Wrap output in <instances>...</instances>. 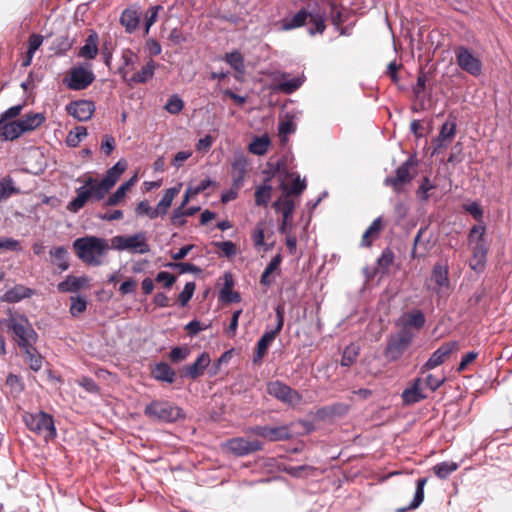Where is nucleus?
I'll use <instances>...</instances> for the list:
<instances>
[{"label": "nucleus", "mask_w": 512, "mask_h": 512, "mask_svg": "<svg viewBox=\"0 0 512 512\" xmlns=\"http://www.w3.org/2000/svg\"><path fill=\"white\" fill-rule=\"evenodd\" d=\"M78 258L85 264L99 266L103 263V257L111 248L106 239L94 236L78 238L73 243Z\"/></svg>", "instance_id": "1"}, {"label": "nucleus", "mask_w": 512, "mask_h": 512, "mask_svg": "<svg viewBox=\"0 0 512 512\" xmlns=\"http://www.w3.org/2000/svg\"><path fill=\"white\" fill-rule=\"evenodd\" d=\"M486 226H472L469 233V245L472 255L469 260V267L476 273L484 271L487 262L488 241L485 238Z\"/></svg>", "instance_id": "2"}, {"label": "nucleus", "mask_w": 512, "mask_h": 512, "mask_svg": "<svg viewBox=\"0 0 512 512\" xmlns=\"http://www.w3.org/2000/svg\"><path fill=\"white\" fill-rule=\"evenodd\" d=\"M6 326L8 331L13 333V339L19 349L27 346L31 347V345H36L38 341V334L26 316H11L6 320Z\"/></svg>", "instance_id": "3"}, {"label": "nucleus", "mask_w": 512, "mask_h": 512, "mask_svg": "<svg viewBox=\"0 0 512 512\" xmlns=\"http://www.w3.org/2000/svg\"><path fill=\"white\" fill-rule=\"evenodd\" d=\"M111 248L131 254H147L151 251L145 232L117 235L111 238Z\"/></svg>", "instance_id": "4"}, {"label": "nucleus", "mask_w": 512, "mask_h": 512, "mask_svg": "<svg viewBox=\"0 0 512 512\" xmlns=\"http://www.w3.org/2000/svg\"><path fill=\"white\" fill-rule=\"evenodd\" d=\"M414 339V334L410 329L403 327L394 334H391L387 340L384 349V356L388 362L398 361L409 349Z\"/></svg>", "instance_id": "5"}, {"label": "nucleus", "mask_w": 512, "mask_h": 512, "mask_svg": "<svg viewBox=\"0 0 512 512\" xmlns=\"http://www.w3.org/2000/svg\"><path fill=\"white\" fill-rule=\"evenodd\" d=\"M26 427L37 435L44 434L45 440H52L57 436L53 416L40 411L38 413L26 412L23 415Z\"/></svg>", "instance_id": "6"}, {"label": "nucleus", "mask_w": 512, "mask_h": 512, "mask_svg": "<svg viewBox=\"0 0 512 512\" xmlns=\"http://www.w3.org/2000/svg\"><path fill=\"white\" fill-rule=\"evenodd\" d=\"M418 166L416 156L411 155L403 162L396 170L394 175L388 176L384 180V185L393 189L396 193H401L405 190V186L410 184L413 180L414 174L411 169Z\"/></svg>", "instance_id": "7"}, {"label": "nucleus", "mask_w": 512, "mask_h": 512, "mask_svg": "<svg viewBox=\"0 0 512 512\" xmlns=\"http://www.w3.org/2000/svg\"><path fill=\"white\" fill-rule=\"evenodd\" d=\"M284 305L279 304L275 308L276 314V326L272 330H267L258 340L255 353L253 356V362H261L264 356L267 354V351L270 345L273 343L277 335L282 331L284 326Z\"/></svg>", "instance_id": "8"}, {"label": "nucleus", "mask_w": 512, "mask_h": 512, "mask_svg": "<svg viewBox=\"0 0 512 512\" xmlns=\"http://www.w3.org/2000/svg\"><path fill=\"white\" fill-rule=\"evenodd\" d=\"M144 414L161 422H174L182 417V409L168 401L155 400L145 407Z\"/></svg>", "instance_id": "9"}, {"label": "nucleus", "mask_w": 512, "mask_h": 512, "mask_svg": "<svg viewBox=\"0 0 512 512\" xmlns=\"http://www.w3.org/2000/svg\"><path fill=\"white\" fill-rule=\"evenodd\" d=\"M95 80L91 65H79L71 68L63 82L71 90L79 91L89 87Z\"/></svg>", "instance_id": "10"}, {"label": "nucleus", "mask_w": 512, "mask_h": 512, "mask_svg": "<svg viewBox=\"0 0 512 512\" xmlns=\"http://www.w3.org/2000/svg\"><path fill=\"white\" fill-rule=\"evenodd\" d=\"M292 427V423L280 426L257 425L249 428V432L270 442L286 441L293 437Z\"/></svg>", "instance_id": "11"}, {"label": "nucleus", "mask_w": 512, "mask_h": 512, "mask_svg": "<svg viewBox=\"0 0 512 512\" xmlns=\"http://www.w3.org/2000/svg\"><path fill=\"white\" fill-rule=\"evenodd\" d=\"M457 65L472 76H479L482 72V62L469 48L458 46L454 50Z\"/></svg>", "instance_id": "12"}, {"label": "nucleus", "mask_w": 512, "mask_h": 512, "mask_svg": "<svg viewBox=\"0 0 512 512\" xmlns=\"http://www.w3.org/2000/svg\"><path fill=\"white\" fill-rule=\"evenodd\" d=\"M460 349L458 341L444 342L437 350H435L430 358L421 366L420 372L423 374L443 364L452 353Z\"/></svg>", "instance_id": "13"}, {"label": "nucleus", "mask_w": 512, "mask_h": 512, "mask_svg": "<svg viewBox=\"0 0 512 512\" xmlns=\"http://www.w3.org/2000/svg\"><path fill=\"white\" fill-rule=\"evenodd\" d=\"M225 448L235 456L242 457L263 449V443L257 439L248 440L235 437L225 442Z\"/></svg>", "instance_id": "14"}, {"label": "nucleus", "mask_w": 512, "mask_h": 512, "mask_svg": "<svg viewBox=\"0 0 512 512\" xmlns=\"http://www.w3.org/2000/svg\"><path fill=\"white\" fill-rule=\"evenodd\" d=\"M127 168V162L120 159L116 164L109 168L97 187V193L100 196H105L111 188L116 184L121 175Z\"/></svg>", "instance_id": "15"}, {"label": "nucleus", "mask_w": 512, "mask_h": 512, "mask_svg": "<svg viewBox=\"0 0 512 512\" xmlns=\"http://www.w3.org/2000/svg\"><path fill=\"white\" fill-rule=\"evenodd\" d=\"M267 392L269 395L288 404H294L301 400V395L296 390L278 380L268 383Z\"/></svg>", "instance_id": "16"}, {"label": "nucleus", "mask_w": 512, "mask_h": 512, "mask_svg": "<svg viewBox=\"0 0 512 512\" xmlns=\"http://www.w3.org/2000/svg\"><path fill=\"white\" fill-rule=\"evenodd\" d=\"M456 127L455 119H448L441 126L438 136L433 140L432 155L439 154L453 141L456 134Z\"/></svg>", "instance_id": "17"}, {"label": "nucleus", "mask_w": 512, "mask_h": 512, "mask_svg": "<svg viewBox=\"0 0 512 512\" xmlns=\"http://www.w3.org/2000/svg\"><path fill=\"white\" fill-rule=\"evenodd\" d=\"M67 113L77 119L78 121L85 122L91 119L95 112L94 102L91 100H77L72 101L66 106Z\"/></svg>", "instance_id": "18"}, {"label": "nucleus", "mask_w": 512, "mask_h": 512, "mask_svg": "<svg viewBox=\"0 0 512 512\" xmlns=\"http://www.w3.org/2000/svg\"><path fill=\"white\" fill-rule=\"evenodd\" d=\"M142 10L136 5H131L123 10L119 22L129 34L134 33L140 25Z\"/></svg>", "instance_id": "19"}, {"label": "nucleus", "mask_w": 512, "mask_h": 512, "mask_svg": "<svg viewBox=\"0 0 512 512\" xmlns=\"http://www.w3.org/2000/svg\"><path fill=\"white\" fill-rule=\"evenodd\" d=\"M211 362L210 356L207 352L201 353L194 363L186 365L182 369V377L196 380L204 374L205 369Z\"/></svg>", "instance_id": "20"}, {"label": "nucleus", "mask_w": 512, "mask_h": 512, "mask_svg": "<svg viewBox=\"0 0 512 512\" xmlns=\"http://www.w3.org/2000/svg\"><path fill=\"white\" fill-rule=\"evenodd\" d=\"M426 397L423 391V379L420 377L413 379L410 385L404 389L401 394L402 401L405 405L418 403Z\"/></svg>", "instance_id": "21"}, {"label": "nucleus", "mask_w": 512, "mask_h": 512, "mask_svg": "<svg viewBox=\"0 0 512 512\" xmlns=\"http://www.w3.org/2000/svg\"><path fill=\"white\" fill-rule=\"evenodd\" d=\"M248 171V161L244 156L234 159L231 164L232 184L236 189H241Z\"/></svg>", "instance_id": "22"}, {"label": "nucleus", "mask_w": 512, "mask_h": 512, "mask_svg": "<svg viewBox=\"0 0 512 512\" xmlns=\"http://www.w3.org/2000/svg\"><path fill=\"white\" fill-rule=\"evenodd\" d=\"M139 57L131 49H124L121 55V65L119 67V74L122 79L127 83L129 74L136 68Z\"/></svg>", "instance_id": "23"}, {"label": "nucleus", "mask_w": 512, "mask_h": 512, "mask_svg": "<svg viewBox=\"0 0 512 512\" xmlns=\"http://www.w3.org/2000/svg\"><path fill=\"white\" fill-rule=\"evenodd\" d=\"M21 130L19 120L0 119V138L3 141H13L18 139L23 135Z\"/></svg>", "instance_id": "24"}, {"label": "nucleus", "mask_w": 512, "mask_h": 512, "mask_svg": "<svg viewBox=\"0 0 512 512\" xmlns=\"http://www.w3.org/2000/svg\"><path fill=\"white\" fill-rule=\"evenodd\" d=\"M35 294V291L22 284H17L14 287L8 289L1 300L7 303H17L25 298H30Z\"/></svg>", "instance_id": "25"}, {"label": "nucleus", "mask_w": 512, "mask_h": 512, "mask_svg": "<svg viewBox=\"0 0 512 512\" xmlns=\"http://www.w3.org/2000/svg\"><path fill=\"white\" fill-rule=\"evenodd\" d=\"M157 64L153 59H150L138 72L133 73L129 80L128 85L132 84H144L153 78Z\"/></svg>", "instance_id": "26"}, {"label": "nucleus", "mask_w": 512, "mask_h": 512, "mask_svg": "<svg viewBox=\"0 0 512 512\" xmlns=\"http://www.w3.org/2000/svg\"><path fill=\"white\" fill-rule=\"evenodd\" d=\"M89 279L85 276L76 277L69 275L65 280L58 283L57 289L60 293L78 292L88 285Z\"/></svg>", "instance_id": "27"}, {"label": "nucleus", "mask_w": 512, "mask_h": 512, "mask_svg": "<svg viewBox=\"0 0 512 512\" xmlns=\"http://www.w3.org/2000/svg\"><path fill=\"white\" fill-rule=\"evenodd\" d=\"M20 353L23 356L25 362L29 365L30 369L34 372L41 370L44 358L38 352L36 345L27 346L20 349Z\"/></svg>", "instance_id": "28"}, {"label": "nucleus", "mask_w": 512, "mask_h": 512, "mask_svg": "<svg viewBox=\"0 0 512 512\" xmlns=\"http://www.w3.org/2000/svg\"><path fill=\"white\" fill-rule=\"evenodd\" d=\"M288 76L289 75L287 73H282V80L275 85L274 89L289 95L298 90L304 83L305 78L303 76H297L291 79H287Z\"/></svg>", "instance_id": "29"}, {"label": "nucleus", "mask_w": 512, "mask_h": 512, "mask_svg": "<svg viewBox=\"0 0 512 512\" xmlns=\"http://www.w3.org/2000/svg\"><path fill=\"white\" fill-rule=\"evenodd\" d=\"M99 36L95 31H91L85 40V44L80 48L78 56L87 60H93L98 54Z\"/></svg>", "instance_id": "30"}, {"label": "nucleus", "mask_w": 512, "mask_h": 512, "mask_svg": "<svg viewBox=\"0 0 512 512\" xmlns=\"http://www.w3.org/2000/svg\"><path fill=\"white\" fill-rule=\"evenodd\" d=\"M18 120L22 129L21 131L25 134L40 127L45 122L46 117L43 113L30 112Z\"/></svg>", "instance_id": "31"}, {"label": "nucleus", "mask_w": 512, "mask_h": 512, "mask_svg": "<svg viewBox=\"0 0 512 512\" xmlns=\"http://www.w3.org/2000/svg\"><path fill=\"white\" fill-rule=\"evenodd\" d=\"M151 373L154 379L169 384L173 383L176 377L175 371L166 362L157 363Z\"/></svg>", "instance_id": "32"}, {"label": "nucleus", "mask_w": 512, "mask_h": 512, "mask_svg": "<svg viewBox=\"0 0 512 512\" xmlns=\"http://www.w3.org/2000/svg\"><path fill=\"white\" fill-rule=\"evenodd\" d=\"M77 196L69 202L67 208L72 212H77L85 206L89 199H95V193L89 188L79 187L76 189Z\"/></svg>", "instance_id": "33"}, {"label": "nucleus", "mask_w": 512, "mask_h": 512, "mask_svg": "<svg viewBox=\"0 0 512 512\" xmlns=\"http://www.w3.org/2000/svg\"><path fill=\"white\" fill-rule=\"evenodd\" d=\"M431 279L439 288H448L450 285L448 265L437 262L433 267Z\"/></svg>", "instance_id": "34"}, {"label": "nucleus", "mask_w": 512, "mask_h": 512, "mask_svg": "<svg viewBox=\"0 0 512 512\" xmlns=\"http://www.w3.org/2000/svg\"><path fill=\"white\" fill-rule=\"evenodd\" d=\"M182 184L179 183L174 187L167 189L159 201L157 206L155 207L156 214L158 216L166 214L168 208L171 206L173 199L180 193Z\"/></svg>", "instance_id": "35"}, {"label": "nucleus", "mask_w": 512, "mask_h": 512, "mask_svg": "<svg viewBox=\"0 0 512 512\" xmlns=\"http://www.w3.org/2000/svg\"><path fill=\"white\" fill-rule=\"evenodd\" d=\"M276 212L283 216L282 224H287L295 208V202L289 195H284L274 203Z\"/></svg>", "instance_id": "36"}, {"label": "nucleus", "mask_w": 512, "mask_h": 512, "mask_svg": "<svg viewBox=\"0 0 512 512\" xmlns=\"http://www.w3.org/2000/svg\"><path fill=\"white\" fill-rule=\"evenodd\" d=\"M233 278L231 274H225V283L220 291V299L227 303H237L241 301V296L238 292L233 291Z\"/></svg>", "instance_id": "37"}, {"label": "nucleus", "mask_w": 512, "mask_h": 512, "mask_svg": "<svg viewBox=\"0 0 512 512\" xmlns=\"http://www.w3.org/2000/svg\"><path fill=\"white\" fill-rule=\"evenodd\" d=\"M428 479L426 477L419 478L416 482V491L413 500L407 507L397 508L396 512H406L418 508L424 500V487Z\"/></svg>", "instance_id": "38"}, {"label": "nucleus", "mask_w": 512, "mask_h": 512, "mask_svg": "<svg viewBox=\"0 0 512 512\" xmlns=\"http://www.w3.org/2000/svg\"><path fill=\"white\" fill-rule=\"evenodd\" d=\"M394 261V252L389 247L385 248L376 260V266L378 267L381 276L388 275Z\"/></svg>", "instance_id": "39"}, {"label": "nucleus", "mask_w": 512, "mask_h": 512, "mask_svg": "<svg viewBox=\"0 0 512 512\" xmlns=\"http://www.w3.org/2000/svg\"><path fill=\"white\" fill-rule=\"evenodd\" d=\"M137 180V176H133L131 179L126 181L125 183L121 184L118 189L108 197L106 204L108 206H115L122 202L126 196V193L131 189V187L134 185L135 181Z\"/></svg>", "instance_id": "40"}, {"label": "nucleus", "mask_w": 512, "mask_h": 512, "mask_svg": "<svg viewBox=\"0 0 512 512\" xmlns=\"http://www.w3.org/2000/svg\"><path fill=\"white\" fill-rule=\"evenodd\" d=\"M52 263L56 265L60 271H65L69 268L68 251L65 247L60 246L50 251Z\"/></svg>", "instance_id": "41"}, {"label": "nucleus", "mask_w": 512, "mask_h": 512, "mask_svg": "<svg viewBox=\"0 0 512 512\" xmlns=\"http://www.w3.org/2000/svg\"><path fill=\"white\" fill-rule=\"evenodd\" d=\"M310 16L311 13L307 12L306 9H300L292 18L283 21V28L285 30H292L302 27Z\"/></svg>", "instance_id": "42"}, {"label": "nucleus", "mask_w": 512, "mask_h": 512, "mask_svg": "<svg viewBox=\"0 0 512 512\" xmlns=\"http://www.w3.org/2000/svg\"><path fill=\"white\" fill-rule=\"evenodd\" d=\"M225 61L237 72L239 75L245 73V64L243 55L235 50L230 53H226Z\"/></svg>", "instance_id": "43"}, {"label": "nucleus", "mask_w": 512, "mask_h": 512, "mask_svg": "<svg viewBox=\"0 0 512 512\" xmlns=\"http://www.w3.org/2000/svg\"><path fill=\"white\" fill-rule=\"evenodd\" d=\"M425 323L426 318L424 313L421 310H413L407 314L404 327L420 330L425 326Z\"/></svg>", "instance_id": "44"}, {"label": "nucleus", "mask_w": 512, "mask_h": 512, "mask_svg": "<svg viewBox=\"0 0 512 512\" xmlns=\"http://www.w3.org/2000/svg\"><path fill=\"white\" fill-rule=\"evenodd\" d=\"M214 184L215 183L210 179H204L197 186H189L183 196V205H187L191 198L202 193Z\"/></svg>", "instance_id": "45"}, {"label": "nucleus", "mask_w": 512, "mask_h": 512, "mask_svg": "<svg viewBox=\"0 0 512 512\" xmlns=\"http://www.w3.org/2000/svg\"><path fill=\"white\" fill-rule=\"evenodd\" d=\"M270 145V139L267 135L256 137L249 144V151L255 155H264Z\"/></svg>", "instance_id": "46"}, {"label": "nucleus", "mask_w": 512, "mask_h": 512, "mask_svg": "<svg viewBox=\"0 0 512 512\" xmlns=\"http://www.w3.org/2000/svg\"><path fill=\"white\" fill-rule=\"evenodd\" d=\"M200 210L199 207H189L186 208V205H181L173 211L172 214V224H185V220L183 219L185 216H192Z\"/></svg>", "instance_id": "47"}, {"label": "nucleus", "mask_w": 512, "mask_h": 512, "mask_svg": "<svg viewBox=\"0 0 512 512\" xmlns=\"http://www.w3.org/2000/svg\"><path fill=\"white\" fill-rule=\"evenodd\" d=\"M458 467V464L455 462H441L433 467V471L438 478L446 479L455 472Z\"/></svg>", "instance_id": "48"}, {"label": "nucleus", "mask_w": 512, "mask_h": 512, "mask_svg": "<svg viewBox=\"0 0 512 512\" xmlns=\"http://www.w3.org/2000/svg\"><path fill=\"white\" fill-rule=\"evenodd\" d=\"M359 351H360V349H359L358 345H356V344L348 345L343 351L342 358H341V365L345 366V367H349V366L353 365L359 356Z\"/></svg>", "instance_id": "49"}, {"label": "nucleus", "mask_w": 512, "mask_h": 512, "mask_svg": "<svg viewBox=\"0 0 512 512\" xmlns=\"http://www.w3.org/2000/svg\"><path fill=\"white\" fill-rule=\"evenodd\" d=\"M86 136H87L86 127L77 126L68 133L67 138H66V144L69 147H77Z\"/></svg>", "instance_id": "50"}, {"label": "nucleus", "mask_w": 512, "mask_h": 512, "mask_svg": "<svg viewBox=\"0 0 512 512\" xmlns=\"http://www.w3.org/2000/svg\"><path fill=\"white\" fill-rule=\"evenodd\" d=\"M19 189L14 186L11 177L7 176L0 180V202L8 199L11 195L17 194Z\"/></svg>", "instance_id": "51"}, {"label": "nucleus", "mask_w": 512, "mask_h": 512, "mask_svg": "<svg viewBox=\"0 0 512 512\" xmlns=\"http://www.w3.org/2000/svg\"><path fill=\"white\" fill-rule=\"evenodd\" d=\"M162 9H163V7L161 5H155V6L149 7V9L146 11L145 18H144V34L145 35L149 34L151 26L154 23H156L157 18H158V13Z\"/></svg>", "instance_id": "52"}, {"label": "nucleus", "mask_w": 512, "mask_h": 512, "mask_svg": "<svg viewBox=\"0 0 512 512\" xmlns=\"http://www.w3.org/2000/svg\"><path fill=\"white\" fill-rule=\"evenodd\" d=\"M382 228L383 226H369L362 236L361 245L370 247L380 237Z\"/></svg>", "instance_id": "53"}, {"label": "nucleus", "mask_w": 512, "mask_h": 512, "mask_svg": "<svg viewBox=\"0 0 512 512\" xmlns=\"http://www.w3.org/2000/svg\"><path fill=\"white\" fill-rule=\"evenodd\" d=\"M172 270L178 271L179 274L195 273L199 274L202 272L201 268L191 263L184 262H170L166 265Z\"/></svg>", "instance_id": "54"}, {"label": "nucleus", "mask_w": 512, "mask_h": 512, "mask_svg": "<svg viewBox=\"0 0 512 512\" xmlns=\"http://www.w3.org/2000/svg\"><path fill=\"white\" fill-rule=\"evenodd\" d=\"M272 187L269 185L259 186L255 191V203L258 206L267 205L271 199Z\"/></svg>", "instance_id": "55"}, {"label": "nucleus", "mask_w": 512, "mask_h": 512, "mask_svg": "<svg viewBox=\"0 0 512 512\" xmlns=\"http://www.w3.org/2000/svg\"><path fill=\"white\" fill-rule=\"evenodd\" d=\"M69 312L73 317H78L87 309V300L82 296L71 297Z\"/></svg>", "instance_id": "56"}, {"label": "nucleus", "mask_w": 512, "mask_h": 512, "mask_svg": "<svg viewBox=\"0 0 512 512\" xmlns=\"http://www.w3.org/2000/svg\"><path fill=\"white\" fill-rule=\"evenodd\" d=\"M7 251H13V252L22 251V246H21L20 241L15 240L13 238H9V237H0V254L7 252Z\"/></svg>", "instance_id": "57"}, {"label": "nucleus", "mask_w": 512, "mask_h": 512, "mask_svg": "<svg viewBox=\"0 0 512 512\" xmlns=\"http://www.w3.org/2000/svg\"><path fill=\"white\" fill-rule=\"evenodd\" d=\"M196 285L194 282H187L184 286L182 292L178 295V303L180 306L184 307L188 304V302L193 297L195 292Z\"/></svg>", "instance_id": "58"}, {"label": "nucleus", "mask_w": 512, "mask_h": 512, "mask_svg": "<svg viewBox=\"0 0 512 512\" xmlns=\"http://www.w3.org/2000/svg\"><path fill=\"white\" fill-rule=\"evenodd\" d=\"M315 468L309 465H299V466H288L285 468V472L292 477H303L304 475H308L307 472H314Z\"/></svg>", "instance_id": "59"}, {"label": "nucleus", "mask_w": 512, "mask_h": 512, "mask_svg": "<svg viewBox=\"0 0 512 512\" xmlns=\"http://www.w3.org/2000/svg\"><path fill=\"white\" fill-rule=\"evenodd\" d=\"M183 107L184 103L177 95L171 96L165 105V109L171 114L180 113Z\"/></svg>", "instance_id": "60"}, {"label": "nucleus", "mask_w": 512, "mask_h": 512, "mask_svg": "<svg viewBox=\"0 0 512 512\" xmlns=\"http://www.w3.org/2000/svg\"><path fill=\"white\" fill-rule=\"evenodd\" d=\"M435 189V185H433L428 177H424L418 190L417 195L423 201H427L430 197L429 191Z\"/></svg>", "instance_id": "61"}, {"label": "nucleus", "mask_w": 512, "mask_h": 512, "mask_svg": "<svg viewBox=\"0 0 512 512\" xmlns=\"http://www.w3.org/2000/svg\"><path fill=\"white\" fill-rule=\"evenodd\" d=\"M155 280L158 283H162L164 288L170 289L176 282V276L169 272L161 271L156 275Z\"/></svg>", "instance_id": "62"}, {"label": "nucleus", "mask_w": 512, "mask_h": 512, "mask_svg": "<svg viewBox=\"0 0 512 512\" xmlns=\"http://www.w3.org/2000/svg\"><path fill=\"white\" fill-rule=\"evenodd\" d=\"M215 245L226 257L235 256L237 253V247L232 241L217 242Z\"/></svg>", "instance_id": "63"}, {"label": "nucleus", "mask_w": 512, "mask_h": 512, "mask_svg": "<svg viewBox=\"0 0 512 512\" xmlns=\"http://www.w3.org/2000/svg\"><path fill=\"white\" fill-rule=\"evenodd\" d=\"M189 350L186 347H174L169 354V358L174 363H179L187 358Z\"/></svg>", "instance_id": "64"}]
</instances>
